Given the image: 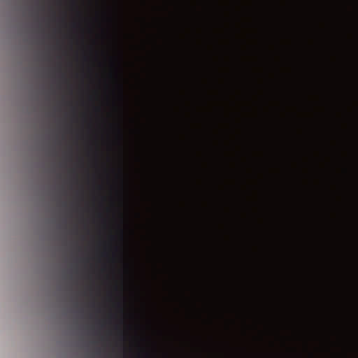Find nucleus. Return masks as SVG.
<instances>
[{
    "instance_id": "1",
    "label": "nucleus",
    "mask_w": 358,
    "mask_h": 358,
    "mask_svg": "<svg viewBox=\"0 0 358 358\" xmlns=\"http://www.w3.org/2000/svg\"><path fill=\"white\" fill-rule=\"evenodd\" d=\"M94 111H95V113H101V108H99V107H96V108H94Z\"/></svg>"
},
{
    "instance_id": "2",
    "label": "nucleus",
    "mask_w": 358,
    "mask_h": 358,
    "mask_svg": "<svg viewBox=\"0 0 358 358\" xmlns=\"http://www.w3.org/2000/svg\"><path fill=\"white\" fill-rule=\"evenodd\" d=\"M72 115H73V117L76 116V111H75V110H73Z\"/></svg>"
},
{
    "instance_id": "3",
    "label": "nucleus",
    "mask_w": 358,
    "mask_h": 358,
    "mask_svg": "<svg viewBox=\"0 0 358 358\" xmlns=\"http://www.w3.org/2000/svg\"><path fill=\"white\" fill-rule=\"evenodd\" d=\"M120 98H121V100H122L123 97H122V94L120 95Z\"/></svg>"
}]
</instances>
